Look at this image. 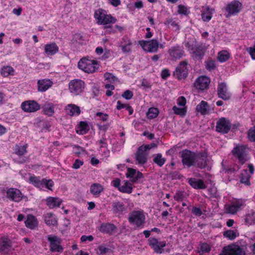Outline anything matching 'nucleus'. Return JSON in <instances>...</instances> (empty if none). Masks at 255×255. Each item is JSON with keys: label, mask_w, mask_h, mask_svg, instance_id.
<instances>
[{"label": "nucleus", "mask_w": 255, "mask_h": 255, "mask_svg": "<svg viewBox=\"0 0 255 255\" xmlns=\"http://www.w3.org/2000/svg\"><path fill=\"white\" fill-rule=\"evenodd\" d=\"M242 8V4L238 0H234L229 3L225 7L227 12L226 16L230 17L239 12Z\"/></svg>", "instance_id": "obj_12"}, {"label": "nucleus", "mask_w": 255, "mask_h": 255, "mask_svg": "<svg viewBox=\"0 0 255 255\" xmlns=\"http://www.w3.org/2000/svg\"><path fill=\"white\" fill-rule=\"evenodd\" d=\"M149 246L152 249L158 254H162L163 253L164 248L166 243L165 241H158L156 239L150 238L148 239Z\"/></svg>", "instance_id": "obj_17"}, {"label": "nucleus", "mask_w": 255, "mask_h": 255, "mask_svg": "<svg viewBox=\"0 0 255 255\" xmlns=\"http://www.w3.org/2000/svg\"><path fill=\"white\" fill-rule=\"evenodd\" d=\"M53 84V82L49 79L38 80L37 81V90L39 92H44L50 88Z\"/></svg>", "instance_id": "obj_22"}, {"label": "nucleus", "mask_w": 255, "mask_h": 255, "mask_svg": "<svg viewBox=\"0 0 255 255\" xmlns=\"http://www.w3.org/2000/svg\"><path fill=\"white\" fill-rule=\"evenodd\" d=\"M115 230V227L111 224H102L100 228L101 232L107 233H111Z\"/></svg>", "instance_id": "obj_42"}, {"label": "nucleus", "mask_w": 255, "mask_h": 255, "mask_svg": "<svg viewBox=\"0 0 255 255\" xmlns=\"http://www.w3.org/2000/svg\"><path fill=\"white\" fill-rule=\"evenodd\" d=\"M45 54L50 57L56 54L59 51V47L55 42H50L44 46Z\"/></svg>", "instance_id": "obj_23"}, {"label": "nucleus", "mask_w": 255, "mask_h": 255, "mask_svg": "<svg viewBox=\"0 0 255 255\" xmlns=\"http://www.w3.org/2000/svg\"><path fill=\"white\" fill-rule=\"evenodd\" d=\"M188 63L186 61L181 62L177 66L174 75L179 80L184 79L188 75Z\"/></svg>", "instance_id": "obj_11"}, {"label": "nucleus", "mask_w": 255, "mask_h": 255, "mask_svg": "<svg viewBox=\"0 0 255 255\" xmlns=\"http://www.w3.org/2000/svg\"><path fill=\"white\" fill-rule=\"evenodd\" d=\"M169 53L174 60L181 58L184 55V51L181 47L178 46L172 47L169 49Z\"/></svg>", "instance_id": "obj_27"}, {"label": "nucleus", "mask_w": 255, "mask_h": 255, "mask_svg": "<svg viewBox=\"0 0 255 255\" xmlns=\"http://www.w3.org/2000/svg\"><path fill=\"white\" fill-rule=\"evenodd\" d=\"M89 130L88 124L84 122H81L76 128V131L78 134H84Z\"/></svg>", "instance_id": "obj_38"}, {"label": "nucleus", "mask_w": 255, "mask_h": 255, "mask_svg": "<svg viewBox=\"0 0 255 255\" xmlns=\"http://www.w3.org/2000/svg\"><path fill=\"white\" fill-rule=\"evenodd\" d=\"M25 226L30 229H34L38 226V221L34 216L28 215L25 221Z\"/></svg>", "instance_id": "obj_32"}, {"label": "nucleus", "mask_w": 255, "mask_h": 255, "mask_svg": "<svg viewBox=\"0 0 255 255\" xmlns=\"http://www.w3.org/2000/svg\"><path fill=\"white\" fill-rule=\"evenodd\" d=\"M176 103H177V106L182 107H187L186 99L183 96H180V97H178L176 100Z\"/></svg>", "instance_id": "obj_53"}, {"label": "nucleus", "mask_w": 255, "mask_h": 255, "mask_svg": "<svg viewBox=\"0 0 255 255\" xmlns=\"http://www.w3.org/2000/svg\"><path fill=\"white\" fill-rule=\"evenodd\" d=\"M65 110L67 114L72 116H78L81 112L80 108L74 104L68 105Z\"/></svg>", "instance_id": "obj_33"}, {"label": "nucleus", "mask_w": 255, "mask_h": 255, "mask_svg": "<svg viewBox=\"0 0 255 255\" xmlns=\"http://www.w3.org/2000/svg\"><path fill=\"white\" fill-rule=\"evenodd\" d=\"M248 137L250 140L255 141V127L251 128L248 131Z\"/></svg>", "instance_id": "obj_56"}, {"label": "nucleus", "mask_w": 255, "mask_h": 255, "mask_svg": "<svg viewBox=\"0 0 255 255\" xmlns=\"http://www.w3.org/2000/svg\"><path fill=\"white\" fill-rule=\"evenodd\" d=\"M99 66V62L95 58L89 56L81 58L78 63V68L88 74L96 72Z\"/></svg>", "instance_id": "obj_3"}, {"label": "nucleus", "mask_w": 255, "mask_h": 255, "mask_svg": "<svg viewBox=\"0 0 255 255\" xmlns=\"http://www.w3.org/2000/svg\"><path fill=\"white\" fill-rule=\"evenodd\" d=\"M138 43L144 51L149 52H155L157 51L159 47L162 48L164 47L163 44H159L155 39L149 41L140 40Z\"/></svg>", "instance_id": "obj_6"}, {"label": "nucleus", "mask_w": 255, "mask_h": 255, "mask_svg": "<svg viewBox=\"0 0 255 255\" xmlns=\"http://www.w3.org/2000/svg\"><path fill=\"white\" fill-rule=\"evenodd\" d=\"M156 146L155 143L150 144H146L140 146L137 151L136 154V159L139 164H144L146 162V151L148 149H150L153 147Z\"/></svg>", "instance_id": "obj_9"}, {"label": "nucleus", "mask_w": 255, "mask_h": 255, "mask_svg": "<svg viewBox=\"0 0 255 255\" xmlns=\"http://www.w3.org/2000/svg\"><path fill=\"white\" fill-rule=\"evenodd\" d=\"M230 57V53L227 50H222L218 53L217 59L221 63L227 61Z\"/></svg>", "instance_id": "obj_41"}, {"label": "nucleus", "mask_w": 255, "mask_h": 255, "mask_svg": "<svg viewBox=\"0 0 255 255\" xmlns=\"http://www.w3.org/2000/svg\"><path fill=\"white\" fill-rule=\"evenodd\" d=\"M245 202V200L241 199L234 200L227 208V212L232 214H236L244 205Z\"/></svg>", "instance_id": "obj_21"}, {"label": "nucleus", "mask_w": 255, "mask_h": 255, "mask_svg": "<svg viewBox=\"0 0 255 255\" xmlns=\"http://www.w3.org/2000/svg\"><path fill=\"white\" fill-rule=\"evenodd\" d=\"M189 43H187L186 46H188L189 48V50L190 51V52L193 54H194V57L196 58H201L202 53L200 51H198V49L197 48H196L195 49L193 47L192 48H190V46H188Z\"/></svg>", "instance_id": "obj_48"}, {"label": "nucleus", "mask_w": 255, "mask_h": 255, "mask_svg": "<svg viewBox=\"0 0 255 255\" xmlns=\"http://www.w3.org/2000/svg\"><path fill=\"white\" fill-rule=\"evenodd\" d=\"M108 29H107L106 31V33H107V34H110V33H115L116 30H118L119 31H122L123 30V27L120 26V25H116L114 26V29H113V27L111 26V28H108Z\"/></svg>", "instance_id": "obj_54"}, {"label": "nucleus", "mask_w": 255, "mask_h": 255, "mask_svg": "<svg viewBox=\"0 0 255 255\" xmlns=\"http://www.w3.org/2000/svg\"><path fill=\"white\" fill-rule=\"evenodd\" d=\"M28 181L40 190L53 191L54 182L51 179H41L40 177L31 176L29 178Z\"/></svg>", "instance_id": "obj_4"}, {"label": "nucleus", "mask_w": 255, "mask_h": 255, "mask_svg": "<svg viewBox=\"0 0 255 255\" xmlns=\"http://www.w3.org/2000/svg\"><path fill=\"white\" fill-rule=\"evenodd\" d=\"M44 112L48 116H52L54 112L53 105L50 103L46 104L44 106Z\"/></svg>", "instance_id": "obj_47"}, {"label": "nucleus", "mask_w": 255, "mask_h": 255, "mask_svg": "<svg viewBox=\"0 0 255 255\" xmlns=\"http://www.w3.org/2000/svg\"><path fill=\"white\" fill-rule=\"evenodd\" d=\"M223 236L228 240H234L239 236V233L237 230H229L224 232Z\"/></svg>", "instance_id": "obj_40"}, {"label": "nucleus", "mask_w": 255, "mask_h": 255, "mask_svg": "<svg viewBox=\"0 0 255 255\" xmlns=\"http://www.w3.org/2000/svg\"><path fill=\"white\" fill-rule=\"evenodd\" d=\"M247 51L249 53L253 60H255V42L253 46L247 48Z\"/></svg>", "instance_id": "obj_55"}, {"label": "nucleus", "mask_w": 255, "mask_h": 255, "mask_svg": "<svg viewBox=\"0 0 255 255\" xmlns=\"http://www.w3.org/2000/svg\"><path fill=\"white\" fill-rule=\"evenodd\" d=\"M216 67V62L214 60H209L206 63V67L207 69L211 70Z\"/></svg>", "instance_id": "obj_58"}, {"label": "nucleus", "mask_w": 255, "mask_h": 255, "mask_svg": "<svg viewBox=\"0 0 255 255\" xmlns=\"http://www.w3.org/2000/svg\"><path fill=\"white\" fill-rule=\"evenodd\" d=\"M126 175L132 182H136L142 177V174L141 172L131 168H128Z\"/></svg>", "instance_id": "obj_25"}, {"label": "nucleus", "mask_w": 255, "mask_h": 255, "mask_svg": "<svg viewBox=\"0 0 255 255\" xmlns=\"http://www.w3.org/2000/svg\"><path fill=\"white\" fill-rule=\"evenodd\" d=\"M0 74L3 77H7L10 75H13L14 69L10 66H4L0 69Z\"/></svg>", "instance_id": "obj_39"}, {"label": "nucleus", "mask_w": 255, "mask_h": 255, "mask_svg": "<svg viewBox=\"0 0 255 255\" xmlns=\"http://www.w3.org/2000/svg\"><path fill=\"white\" fill-rule=\"evenodd\" d=\"M10 243L9 239L5 237H1L0 239V250L4 251L10 246Z\"/></svg>", "instance_id": "obj_43"}, {"label": "nucleus", "mask_w": 255, "mask_h": 255, "mask_svg": "<svg viewBox=\"0 0 255 255\" xmlns=\"http://www.w3.org/2000/svg\"><path fill=\"white\" fill-rule=\"evenodd\" d=\"M44 221L46 225L54 226L57 224L56 216L52 213H47L44 216Z\"/></svg>", "instance_id": "obj_31"}, {"label": "nucleus", "mask_w": 255, "mask_h": 255, "mask_svg": "<svg viewBox=\"0 0 255 255\" xmlns=\"http://www.w3.org/2000/svg\"><path fill=\"white\" fill-rule=\"evenodd\" d=\"M210 82V79L208 77L201 76L196 80L194 87L198 91H202L208 88Z\"/></svg>", "instance_id": "obj_16"}, {"label": "nucleus", "mask_w": 255, "mask_h": 255, "mask_svg": "<svg viewBox=\"0 0 255 255\" xmlns=\"http://www.w3.org/2000/svg\"><path fill=\"white\" fill-rule=\"evenodd\" d=\"M247 152V148L243 145H237L232 150L233 155L238 158L242 164L244 163L248 159Z\"/></svg>", "instance_id": "obj_10"}, {"label": "nucleus", "mask_w": 255, "mask_h": 255, "mask_svg": "<svg viewBox=\"0 0 255 255\" xmlns=\"http://www.w3.org/2000/svg\"><path fill=\"white\" fill-rule=\"evenodd\" d=\"M48 241L50 243V250L52 252L61 253L63 249L61 245V240L59 238L50 235L48 237Z\"/></svg>", "instance_id": "obj_15"}, {"label": "nucleus", "mask_w": 255, "mask_h": 255, "mask_svg": "<svg viewBox=\"0 0 255 255\" xmlns=\"http://www.w3.org/2000/svg\"><path fill=\"white\" fill-rule=\"evenodd\" d=\"M44 201L47 206L51 209L60 207L63 202V200L61 198L52 196L47 197Z\"/></svg>", "instance_id": "obj_20"}, {"label": "nucleus", "mask_w": 255, "mask_h": 255, "mask_svg": "<svg viewBox=\"0 0 255 255\" xmlns=\"http://www.w3.org/2000/svg\"><path fill=\"white\" fill-rule=\"evenodd\" d=\"M94 118L96 121L104 122L108 120L109 116L106 113L102 112H97L95 114Z\"/></svg>", "instance_id": "obj_46"}, {"label": "nucleus", "mask_w": 255, "mask_h": 255, "mask_svg": "<svg viewBox=\"0 0 255 255\" xmlns=\"http://www.w3.org/2000/svg\"><path fill=\"white\" fill-rule=\"evenodd\" d=\"M231 128V124L229 120L225 118L220 119L216 124V130L218 132L226 133Z\"/></svg>", "instance_id": "obj_19"}, {"label": "nucleus", "mask_w": 255, "mask_h": 255, "mask_svg": "<svg viewBox=\"0 0 255 255\" xmlns=\"http://www.w3.org/2000/svg\"><path fill=\"white\" fill-rule=\"evenodd\" d=\"M196 110L201 115H205L209 113V107L207 102L202 101L196 108Z\"/></svg>", "instance_id": "obj_30"}, {"label": "nucleus", "mask_w": 255, "mask_h": 255, "mask_svg": "<svg viewBox=\"0 0 255 255\" xmlns=\"http://www.w3.org/2000/svg\"><path fill=\"white\" fill-rule=\"evenodd\" d=\"M133 96L132 93L129 90H127L123 94V97L127 100L130 99Z\"/></svg>", "instance_id": "obj_64"}, {"label": "nucleus", "mask_w": 255, "mask_h": 255, "mask_svg": "<svg viewBox=\"0 0 255 255\" xmlns=\"http://www.w3.org/2000/svg\"><path fill=\"white\" fill-rule=\"evenodd\" d=\"M182 162L184 165L190 166L193 165L195 160L197 162L198 166L200 168L205 167L211 164V158L207 156L206 152H204L196 156L194 153L185 150L182 152Z\"/></svg>", "instance_id": "obj_1"}, {"label": "nucleus", "mask_w": 255, "mask_h": 255, "mask_svg": "<svg viewBox=\"0 0 255 255\" xmlns=\"http://www.w3.org/2000/svg\"><path fill=\"white\" fill-rule=\"evenodd\" d=\"M6 197L8 199L19 202L22 200H27V198L20 191V190L15 188H9L6 190Z\"/></svg>", "instance_id": "obj_7"}, {"label": "nucleus", "mask_w": 255, "mask_h": 255, "mask_svg": "<svg viewBox=\"0 0 255 255\" xmlns=\"http://www.w3.org/2000/svg\"><path fill=\"white\" fill-rule=\"evenodd\" d=\"M159 114V110L156 108H150L147 113V117L149 119H154L158 116Z\"/></svg>", "instance_id": "obj_45"}, {"label": "nucleus", "mask_w": 255, "mask_h": 255, "mask_svg": "<svg viewBox=\"0 0 255 255\" xmlns=\"http://www.w3.org/2000/svg\"><path fill=\"white\" fill-rule=\"evenodd\" d=\"M219 255H246V253L240 246L232 244L223 247Z\"/></svg>", "instance_id": "obj_5"}, {"label": "nucleus", "mask_w": 255, "mask_h": 255, "mask_svg": "<svg viewBox=\"0 0 255 255\" xmlns=\"http://www.w3.org/2000/svg\"><path fill=\"white\" fill-rule=\"evenodd\" d=\"M218 94L219 98L224 100H229L231 97V94L228 90L227 85L224 83H221L219 84Z\"/></svg>", "instance_id": "obj_24"}, {"label": "nucleus", "mask_w": 255, "mask_h": 255, "mask_svg": "<svg viewBox=\"0 0 255 255\" xmlns=\"http://www.w3.org/2000/svg\"><path fill=\"white\" fill-rule=\"evenodd\" d=\"M188 182L190 185L195 189H204L206 188L205 184L202 180L190 178Z\"/></svg>", "instance_id": "obj_34"}, {"label": "nucleus", "mask_w": 255, "mask_h": 255, "mask_svg": "<svg viewBox=\"0 0 255 255\" xmlns=\"http://www.w3.org/2000/svg\"><path fill=\"white\" fill-rule=\"evenodd\" d=\"M214 10L210 8L208 6L205 5L202 7L201 10V17L204 21L208 22L212 17V14Z\"/></svg>", "instance_id": "obj_28"}, {"label": "nucleus", "mask_w": 255, "mask_h": 255, "mask_svg": "<svg viewBox=\"0 0 255 255\" xmlns=\"http://www.w3.org/2000/svg\"><path fill=\"white\" fill-rule=\"evenodd\" d=\"M132 43L130 39L128 37H124L120 42V47L124 53H128L131 51Z\"/></svg>", "instance_id": "obj_26"}, {"label": "nucleus", "mask_w": 255, "mask_h": 255, "mask_svg": "<svg viewBox=\"0 0 255 255\" xmlns=\"http://www.w3.org/2000/svg\"><path fill=\"white\" fill-rule=\"evenodd\" d=\"M105 88L107 89L106 95L108 96H111L112 95V91L115 89L114 86L113 85L107 84L105 85Z\"/></svg>", "instance_id": "obj_59"}, {"label": "nucleus", "mask_w": 255, "mask_h": 255, "mask_svg": "<svg viewBox=\"0 0 255 255\" xmlns=\"http://www.w3.org/2000/svg\"><path fill=\"white\" fill-rule=\"evenodd\" d=\"M178 12L180 14L187 15L189 13L190 11L187 6L180 4L178 6Z\"/></svg>", "instance_id": "obj_49"}, {"label": "nucleus", "mask_w": 255, "mask_h": 255, "mask_svg": "<svg viewBox=\"0 0 255 255\" xmlns=\"http://www.w3.org/2000/svg\"><path fill=\"white\" fill-rule=\"evenodd\" d=\"M27 147V144L16 145L14 148V152L18 155H22L26 152Z\"/></svg>", "instance_id": "obj_44"}, {"label": "nucleus", "mask_w": 255, "mask_h": 255, "mask_svg": "<svg viewBox=\"0 0 255 255\" xmlns=\"http://www.w3.org/2000/svg\"><path fill=\"white\" fill-rule=\"evenodd\" d=\"M154 161L157 165L161 166L165 163V159L162 157L161 154H158L154 157Z\"/></svg>", "instance_id": "obj_51"}, {"label": "nucleus", "mask_w": 255, "mask_h": 255, "mask_svg": "<svg viewBox=\"0 0 255 255\" xmlns=\"http://www.w3.org/2000/svg\"><path fill=\"white\" fill-rule=\"evenodd\" d=\"M113 208L115 212H121L123 211L124 209V205L121 202H115L113 204Z\"/></svg>", "instance_id": "obj_52"}, {"label": "nucleus", "mask_w": 255, "mask_h": 255, "mask_svg": "<svg viewBox=\"0 0 255 255\" xmlns=\"http://www.w3.org/2000/svg\"><path fill=\"white\" fill-rule=\"evenodd\" d=\"M119 190L123 193L129 194L132 192V187L130 183L125 180L121 182V185L119 187Z\"/></svg>", "instance_id": "obj_36"}, {"label": "nucleus", "mask_w": 255, "mask_h": 255, "mask_svg": "<svg viewBox=\"0 0 255 255\" xmlns=\"http://www.w3.org/2000/svg\"><path fill=\"white\" fill-rule=\"evenodd\" d=\"M83 161L79 159H76L72 165V168L75 169H78L83 164Z\"/></svg>", "instance_id": "obj_63"}, {"label": "nucleus", "mask_w": 255, "mask_h": 255, "mask_svg": "<svg viewBox=\"0 0 255 255\" xmlns=\"http://www.w3.org/2000/svg\"><path fill=\"white\" fill-rule=\"evenodd\" d=\"M84 87L85 83L81 80H73L69 84V89L70 93L75 96L80 94L83 92Z\"/></svg>", "instance_id": "obj_8"}, {"label": "nucleus", "mask_w": 255, "mask_h": 255, "mask_svg": "<svg viewBox=\"0 0 255 255\" xmlns=\"http://www.w3.org/2000/svg\"><path fill=\"white\" fill-rule=\"evenodd\" d=\"M108 251V249L103 246H100L97 249V253L98 254L103 255L106 253Z\"/></svg>", "instance_id": "obj_62"}, {"label": "nucleus", "mask_w": 255, "mask_h": 255, "mask_svg": "<svg viewBox=\"0 0 255 255\" xmlns=\"http://www.w3.org/2000/svg\"><path fill=\"white\" fill-rule=\"evenodd\" d=\"M103 190V186L99 183L92 184L90 188V192L95 197H98Z\"/></svg>", "instance_id": "obj_35"}, {"label": "nucleus", "mask_w": 255, "mask_h": 255, "mask_svg": "<svg viewBox=\"0 0 255 255\" xmlns=\"http://www.w3.org/2000/svg\"><path fill=\"white\" fill-rule=\"evenodd\" d=\"M168 24L171 27L174 31H177L179 29V26L177 22L173 20H170L168 22Z\"/></svg>", "instance_id": "obj_61"}, {"label": "nucleus", "mask_w": 255, "mask_h": 255, "mask_svg": "<svg viewBox=\"0 0 255 255\" xmlns=\"http://www.w3.org/2000/svg\"><path fill=\"white\" fill-rule=\"evenodd\" d=\"M20 107L21 109L26 113H33L40 108V105L34 100L24 101L21 103Z\"/></svg>", "instance_id": "obj_14"}, {"label": "nucleus", "mask_w": 255, "mask_h": 255, "mask_svg": "<svg viewBox=\"0 0 255 255\" xmlns=\"http://www.w3.org/2000/svg\"><path fill=\"white\" fill-rule=\"evenodd\" d=\"M255 171L254 167L252 164H249L248 169H244L242 171L240 176V182L245 184L246 185L249 186L251 184L250 178Z\"/></svg>", "instance_id": "obj_13"}, {"label": "nucleus", "mask_w": 255, "mask_h": 255, "mask_svg": "<svg viewBox=\"0 0 255 255\" xmlns=\"http://www.w3.org/2000/svg\"><path fill=\"white\" fill-rule=\"evenodd\" d=\"M211 250V247L210 246L207 244V243H204L200 245V250L199 251V253L201 254L209 253Z\"/></svg>", "instance_id": "obj_50"}, {"label": "nucleus", "mask_w": 255, "mask_h": 255, "mask_svg": "<svg viewBox=\"0 0 255 255\" xmlns=\"http://www.w3.org/2000/svg\"><path fill=\"white\" fill-rule=\"evenodd\" d=\"M81 242L85 243L87 241L92 242L94 240V237L92 235L86 236L83 235L81 237Z\"/></svg>", "instance_id": "obj_60"}, {"label": "nucleus", "mask_w": 255, "mask_h": 255, "mask_svg": "<svg viewBox=\"0 0 255 255\" xmlns=\"http://www.w3.org/2000/svg\"><path fill=\"white\" fill-rule=\"evenodd\" d=\"M144 219L145 217L143 212L140 211L132 212L129 217V222L138 227L142 225Z\"/></svg>", "instance_id": "obj_18"}, {"label": "nucleus", "mask_w": 255, "mask_h": 255, "mask_svg": "<svg viewBox=\"0 0 255 255\" xmlns=\"http://www.w3.org/2000/svg\"><path fill=\"white\" fill-rule=\"evenodd\" d=\"M94 16L97 23L103 25L104 28H111V24H114L117 21L116 18L110 14H108L105 10L101 8L95 10Z\"/></svg>", "instance_id": "obj_2"}, {"label": "nucleus", "mask_w": 255, "mask_h": 255, "mask_svg": "<svg viewBox=\"0 0 255 255\" xmlns=\"http://www.w3.org/2000/svg\"><path fill=\"white\" fill-rule=\"evenodd\" d=\"M172 111L174 114L179 116L181 117H184L187 112V107H179L174 106L172 107Z\"/></svg>", "instance_id": "obj_37"}, {"label": "nucleus", "mask_w": 255, "mask_h": 255, "mask_svg": "<svg viewBox=\"0 0 255 255\" xmlns=\"http://www.w3.org/2000/svg\"><path fill=\"white\" fill-rule=\"evenodd\" d=\"M244 223L247 225L255 224V211L250 210L244 216Z\"/></svg>", "instance_id": "obj_29"}, {"label": "nucleus", "mask_w": 255, "mask_h": 255, "mask_svg": "<svg viewBox=\"0 0 255 255\" xmlns=\"http://www.w3.org/2000/svg\"><path fill=\"white\" fill-rule=\"evenodd\" d=\"M105 80L107 81V82H114L116 80V78L112 74L110 73H106L105 74Z\"/></svg>", "instance_id": "obj_57"}]
</instances>
